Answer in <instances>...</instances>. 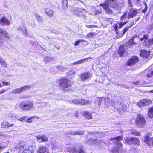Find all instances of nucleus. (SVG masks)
<instances>
[{"label": "nucleus", "mask_w": 153, "mask_h": 153, "mask_svg": "<svg viewBox=\"0 0 153 153\" xmlns=\"http://www.w3.org/2000/svg\"><path fill=\"white\" fill-rule=\"evenodd\" d=\"M119 3L117 0H105L104 3H101L100 6L102 7L106 14H110L113 13L110 8L118 9L119 7Z\"/></svg>", "instance_id": "1"}, {"label": "nucleus", "mask_w": 153, "mask_h": 153, "mask_svg": "<svg viewBox=\"0 0 153 153\" xmlns=\"http://www.w3.org/2000/svg\"><path fill=\"white\" fill-rule=\"evenodd\" d=\"M59 85L61 89L65 91L66 88H68L71 86L70 80L65 77L60 78L59 81Z\"/></svg>", "instance_id": "2"}, {"label": "nucleus", "mask_w": 153, "mask_h": 153, "mask_svg": "<svg viewBox=\"0 0 153 153\" xmlns=\"http://www.w3.org/2000/svg\"><path fill=\"white\" fill-rule=\"evenodd\" d=\"M116 140L118 142H117V145L116 148H114L112 150L113 153H119V148L121 147L122 146V144L119 142L120 141L122 140V137L121 136H119L114 138H111V140Z\"/></svg>", "instance_id": "3"}, {"label": "nucleus", "mask_w": 153, "mask_h": 153, "mask_svg": "<svg viewBox=\"0 0 153 153\" xmlns=\"http://www.w3.org/2000/svg\"><path fill=\"white\" fill-rule=\"evenodd\" d=\"M19 107L23 110H28L31 109L33 106L32 103L29 101H23L19 105Z\"/></svg>", "instance_id": "4"}, {"label": "nucleus", "mask_w": 153, "mask_h": 153, "mask_svg": "<svg viewBox=\"0 0 153 153\" xmlns=\"http://www.w3.org/2000/svg\"><path fill=\"white\" fill-rule=\"evenodd\" d=\"M135 120L136 124H146V123L145 117L140 114L137 115Z\"/></svg>", "instance_id": "5"}, {"label": "nucleus", "mask_w": 153, "mask_h": 153, "mask_svg": "<svg viewBox=\"0 0 153 153\" xmlns=\"http://www.w3.org/2000/svg\"><path fill=\"white\" fill-rule=\"evenodd\" d=\"M73 13L74 15L78 17H86L85 10L80 8L78 7L75 8L73 10Z\"/></svg>", "instance_id": "6"}, {"label": "nucleus", "mask_w": 153, "mask_h": 153, "mask_svg": "<svg viewBox=\"0 0 153 153\" xmlns=\"http://www.w3.org/2000/svg\"><path fill=\"white\" fill-rule=\"evenodd\" d=\"M139 61L138 57L137 56H133L128 59L126 63V65L128 66H133L137 63Z\"/></svg>", "instance_id": "7"}, {"label": "nucleus", "mask_w": 153, "mask_h": 153, "mask_svg": "<svg viewBox=\"0 0 153 153\" xmlns=\"http://www.w3.org/2000/svg\"><path fill=\"white\" fill-rule=\"evenodd\" d=\"M152 101L147 99H143L140 100L137 102V105L140 108H142L143 107L147 106L150 104H152Z\"/></svg>", "instance_id": "8"}, {"label": "nucleus", "mask_w": 153, "mask_h": 153, "mask_svg": "<svg viewBox=\"0 0 153 153\" xmlns=\"http://www.w3.org/2000/svg\"><path fill=\"white\" fill-rule=\"evenodd\" d=\"M28 146L27 144L24 142H21L18 143L15 147L16 151L20 152V150H24L25 149L27 148Z\"/></svg>", "instance_id": "9"}, {"label": "nucleus", "mask_w": 153, "mask_h": 153, "mask_svg": "<svg viewBox=\"0 0 153 153\" xmlns=\"http://www.w3.org/2000/svg\"><path fill=\"white\" fill-rule=\"evenodd\" d=\"M1 35L2 36H3L5 38H7L8 39H10L7 32L3 29L0 28V35ZM4 40V39H2L1 36H0V42L3 43Z\"/></svg>", "instance_id": "10"}, {"label": "nucleus", "mask_w": 153, "mask_h": 153, "mask_svg": "<svg viewBox=\"0 0 153 153\" xmlns=\"http://www.w3.org/2000/svg\"><path fill=\"white\" fill-rule=\"evenodd\" d=\"M0 24L3 26H8L10 24V22L5 16H3L0 19Z\"/></svg>", "instance_id": "11"}, {"label": "nucleus", "mask_w": 153, "mask_h": 153, "mask_svg": "<svg viewBox=\"0 0 153 153\" xmlns=\"http://www.w3.org/2000/svg\"><path fill=\"white\" fill-rule=\"evenodd\" d=\"M144 141L149 146L153 147V137L150 138L148 134H147L145 136Z\"/></svg>", "instance_id": "12"}, {"label": "nucleus", "mask_w": 153, "mask_h": 153, "mask_svg": "<svg viewBox=\"0 0 153 153\" xmlns=\"http://www.w3.org/2000/svg\"><path fill=\"white\" fill-rule=\"evenodd\" d=\"M138 12V10L136 9H131L128 14V18L129 19L133 18L136 16Z\"/></svg>", "instance_id": "13"}, {"label": "nucleus", "mask_w": 153, "mask_h": 153, "mask_svg": "<svg viewBox=\"0 0 153 153\" xmlns=\"http://www.w3.org/2000/svg\"><path fill=\"white\" fill-rule=\"evenodd\" d=\"M150 53L149 51L142 49L140 51V55L144 59H146L149 56Z\"/></svg>", "instance_id": "14"}, {"label": "nucleus", "mask_w": 153, "mask_h": 153, "mask_svg": "<svg viewBox=\"0 0 153 153\" xmlns=\"http://www.w3.org/2000/svg\"><path fill=\"white\" fill-rule=\"evenodd\" d=\"M75 103L82 105H87L89 104V102L88 100L81 99L76 100Z\"/></svg>", "instance_id": "15"}, {"label": "nucleus", "mask_w": 153, "mask_h": 153, "mask_svg": "<svg viewBox=\"0 0 153 153\" xmlns=\"http://www.w3.org/2000/svg\"><path fill=\"white\" fill-rule=\"evenodd\" d=\"M126 50L124 45H121L119 46L118 53L120 57H122L124 56Z\"/></svg>", "instance_id": "16"}, {"label": "nucleus", "mask_w": 153, "mask_h": 153, "mask_svg": "<svg viewBox=\"0 0 153 153\" xmlns=\"http://www.w3.org/2000/svg\"><path fill=\"white\" fill-rule=\"evenodd\" d=\"M37 153H49L48 149L46 147L41 145L38 149Z\"/></svg>", "instance_id": "17"}, {"label": "nucleus", "mask_w": 153, "mask_h": 153, "mask_svg": "<svg viewBox=\"0 0 153 153\" xmlns=\"http://www.w3.org/2000/svg\"><path fill=\"white\" fill-rule=\"evenodd\" d=\"M90 77V74L89 72H85L82 74L80 75V78L82 81H84Z\"/></svg>", "instance_id": "18"}, {"label": "nucleus", "mask_w": 153, "mask_h": 153, "mask_svg": "<svg viewBox=\"0 0 153 153\" xmlns=\"http://www.w3.org/2000/svg\"><path fill=\"white\" fill-rule=\"evenodd\" d=\"M36 138L38 141L39 143H41L43 142H46L48 140V137L44 135H38L36 136Z\"/></svg>", "instance_id": "19"}, {"label": "nucleus", "mask_w": 153, "mask_h": 153, "mask_svg": "<svg viewBox=\"0 0 153 153\" xmlns=\"http://www.w3.org/2000/svg\"><path fill=\"white\" fill-rule=\"evenodd\" d=\"M134 22H133L131 24V25L129 26L126 27H125L122 31V33H120H120L118 36L120 37H121L123 36L126 33L128 30V29L131 27L134 24Z\"/></svg>", "instance_id": "20"}, {"label": "nucleus", "mask_w": 153, "mask_h": 153, "mask_svg": "<svg viewBox=\"0 0 153 153\" xmlns=\"http://www.w3.org/2000/svg\"><path fill=\"white\" fill-rule=\"evenodd\" d=\"M84 131H71L70 132H66L65 133V134L66 135L67 134H71L72 135H82L84 133Z\"/></svg>", "instance_id": "21"}, {"label": "nucleus", "mask_w": 153, "mask_h": 153, "mask_svg": "<svg viewBox=\"0 0 153 153\" xmlns=\"http://www.w3.org/2000/svg\"><path fill=\"white\" fill-rule=\"evenodd\" d=\"M82 114L86 118L89 120L92 118V116L91 113L87 111H85L82 113Z\"/></svg>", "instance_id": "22"}, {"label": "nucleus", "mask_w": 153, "mask_h": 153, "mask_svg": "<svg viewBox=\"0 0 153 153\" xmlns=\"http://www.w3.org/2000/svg\"><path fill=\"white\" fill-rule=\"evenodd\" d=\"M33 149H32V147H30L27 148L25 149L22 152V153H33L34 151L36 150V147H33Z\"/></svg>", "instance_id": "23"}, {"label": "nucleus", "mask_w": 153, "mask_h": 153, "mask_svg": "<svg viewBox=\"0 0 153 153\" xmlns=\"http://www.w3.org/2000/svg\"><path fill=\"white\" fill-rule=\"evenodd\" d=\"M39 118L37 116H34L28 118L26 120V122L28 123H30L32 122H35L38 120Z\"/></svg>", "instance_id": "24"}, {"label": "nucleus", "mask_w": 153, "mask_h": 153, "mask_svg": "<svg viewBox=\"0 0 153 153\" xmlns=\"http://www.w3.org/2000/svg\"><path fill=\"white\" fill-rule=\"evenodd\" d=\"M147 114L150 118H153V105L150 107L148 109Z\"/></svg>", "instance_id": "25"}, {"label": "nucleus", "mask_w": 153, "mask_h": 153, "mask_svg": "<svg viewBox=\"0 0 153 153\" xmlns=\"http://www.w3.org/2000/svg\"><path fill=\"white\" fill-rule=\"evenodd\" d=\"M46 14L50 17H52L53 15V12L52 10L49 8H46L45 10Z\"/></svg>", "instance_id": "26"}, {"label": "nucleus", "mask_w": 153, "mask_h": 153, "mask_svg": "<svg viewBox=\"0 0 153 153\" xmlns=\"http://www.w3.org/2000/svg\"><path fill=\"white\" fill-rule=\"evenodd\" d=\"M136 37L135 36H132L131 39H130L128 42V46H131L136 44V43L134 42V38Z\"/></svg>", "instance_id": "27"}, {"label": "nucleus", "mask_w": 153, "mask_h": 153, "mask_svg": "<svg viewBox=\"0 0 153 153\" xmlns=\"http://www.w3.org/2000/svg\"><path fill=\"white\" fill-rule=\"evenodd\" d=\"M68 1L67 0H63L62 2V9L66 10L68 8Z\"/></svg>", "instance_id": "28"}, {"label": "nucleus", "mask_w": 153, "mask_h": 153, "mask_svg": "<svg viewBox=\"0 0 153 153\" xmlns=\"http://www.w3.org/2000/svg\"><path fill=\"white\" fill-rule=\"evenodd\" d=\"M92 59V57H88L87 58H83L79 61H78V63L79 64H80L82 63L85 62L86 61H87Z\"/></svg>", "instance_id": "29"}, {"label": "nucleus", "mask_w": 153, "mask_h": 153, "mask_svg": "<svg viewBox=\"0 0 153 153\" xmlns=\"http://www.w3.org/2000/svg\"><path fill=\"white\" fill-rule=\"evenodd\" d=\"M0 64L1 65L3 66L4 67H7V64L4 59H3L0 56Z\"/></svg>", "instance_id": "30"}, {"label": "nucleus", "mask_w": 153, "mask_h": 153, "mask_svg": "<svg viewBox=\"0 0 153 153\" xmlns=\"http://www.w3.org/2000/svg\"><path fill=\"white\" fill-rule=\"evenodd\" d=\"M96 34V33L94 32H90L87 34L86 36L90 39L95 36Z\"/></svg>", "instance_id": "31"}, {"label": "nucleus", "mask_w": 153, "mask_h": 153, "mask_svg": "<svg viewBox=\"0 0 153 153\" xmlns=\"http://www.w3.org/2000/svg\"><path fill=\"white\" fill-rule=\"evenodd\" d=\"M23 91L27 90H30L31 88L30 85H25L21 87Z\"/></svg>", "instance_id": "32"}, {"label": "nucleus", "mask_w": 153, "mask_h": 153, "mask_svg": "<svg viewBox=\"0 0 153 153\" xmlns=\"http://www.w3.org/2000/svg\"><path fill=\"white\" fill-rule=\"evenodd\" d=\"M113 27L114 28V29L115 30V31H116V33L117 35L118 36L119 35L120 33V32L119 31L118 27V26L117 25V24H114L113 26Z\"/></svg>", "instance_id": "33"}, {"label": "nucleus", "mask_w": 153, "mask_h": 153, "mask_svg": "<svg viewBox=\"0 0 153 153\" xmlns=\"http://www.w3.org/2000/svg\"><path fill=\"white\" fill-rule=\"evenodd\" d=\"M133 144H135L136 145H139L140 143V140L138 138L133 137Z\"/></svg>", "instance_id": "34"}, {"label": "nucleus", "mask_w": 153, "mask_h": 153, "mask_svg": "<svg viewBox=\"0 0 153 153\" xmlns=\"http://www.w3.org/2000/svg\"><path fill=\"white\" fill-rule=\"evenodd\" d=\"M126 143L129 144H133V138H128L126 139Z\"/></svg>", "instance_id": "35"}, {"label": "nucleus", "mask_w": 153, "mask_h": 153, "mask_svg": "<svg viewBox=\"0 0 153 153\" xmlns=\"http://www.w3.org/2000/svg\"><path fill=\"white\" fill-rule=\"evenodd\" d=\"M1 128L7 130L9 127H12L13 125H1Z\"/></svg>", "instance_id": "36"}, {"label": "nucleus", "mask_w": 153, "mask_h": 153, "mask_svg": "<svg viewBox=\"0 0 153 153\" xmlns=\"http://www.w3.org/2000/svg\"><path fill=\"white\" fill-rule=\"evenodd\" d=\"M35 16L36 18L39 21L42 22L43 21V18L42 17L40 16L39 15L37 14H35Z\"/></svg>", "instance_id": "37"}, {"label": "nucleus", "mask_w": 153, "mask_h": 153, "mask_svg": "<svg viewBox=\"0 0 153 153\" xmlns=\"http://www.w3.org/2000/svg\"><path fill=\"white\" fill-rule=\"evenodd\" d=\"M12 93L14 94H19L20 93L19 88H16L12 91Z\"/></svg>", "instance_id": "38"}, {"label": "nucleus", "mask_w": 153, "mask_h": 153, "mask_svg": "<svg viewBox=\"0 0 153 153\" xmlns=\"http://www.w3.org/2000/svg\"><path fill=\"white\" fill-rule=\"evenodd\" d=\"M28 116H25L23 117H20L19 119H18V120L20 121H23L27 120L26 119L27 118Z\"/></svg>", "instance_id": "39"}, {"label": "nucleus", "mask_w": 153, "mask_h": 153, "mask_svg": "<svg viewBox=\"0 0 153 153\" xmlns=\"http://www.w3.org/2000/svg\"><path fill=\"white\" fill-rule=\"evenodd\" d=\"M128 22V21H127L124 22H121V23H118L119 24V28H122V27L123 26L126 24Z\"/></svg>", "instance_id": "40"}, {"label": "nucleus", "mask_w": 153, "mask_h": 153, "mask_svg": "<svg viewBox=\"0 0 153 153\" xmlns=\"http://www.w3.org/2000/svg\"><path fill=\"white\" fill-rule=\"evenodd\" d=\"M78 152L79 153H84V148L82 147L81 146L79 149Z\"/></svg>", "instance_id": "41"}, {"label": "nucleus", "mask_w": 153, "mask_h": 153, "mask_svg": "<svg viewBox=\"0 0 153 153\" xmlns=\"http://www.w3.org/2000/svg\"><path fill=\"white\" fill-rule=\"evenodd\" d=\"M102 12V10L100 8V9H98L95 11V13L96 14H99Z\"/></svg>", "instance_id": "42"}, {"label": "nucleus", "mask_w": 153, "mask_h": 153, "mask_svg": "<svg viewBox=\"0 0 153 153\" xmlns=\"http://www.w3.org/2000/svg\"><path fill=\"white\" fill-rule=\"evenodd\" d=\"M83 40L81 39V40H78L76 41L74 43V45L75 46H77L80 42H83Z\"/></svg>", "instance_id": "43"}, {"label": "nucleus", "mask_w": 153, "mask_h": 153, "mask_svg": "<svg viewBox=\"0 0 153 153\" xmlns=\"http://www.w3.org/2000/svg\"><path fill=\"white\" fill-rule=\"evenodd\" d=\"M2 83L3 84L4 86H8L10 85V83L9 82H5L4 81H2Z\"/></svg>", "instance_id": "44"}, {"label": "nucleus", "mask_w": 153, "mask_h": 153, "mask_svg": "<svg viewBox=\"0 0 153 153\" xmlns=\"http://www.w3.org/2000/svg\"><path fill=\"white\" fill-rule=\"evenodd\" d=\"M103 98L102 97H100L98 98V103L99 106H100L101 105V104L102 101V98Z\"/></svg>", "instance_id": "45"}, {"label": "nucleus", "mask_w": 153, "mask_h": 153, "mask_svg": "<svg viewBox=\"0 0 153 153\" xmlns=\"http://www.w3.org/2000/svg\"><path fill=\"white\" fill-rule=\"evenodd\" d=\"M145 4V8L142 10V12L143 13H146L147 8V6L146 4Z\"/></svg>", "instance_id": "46"}, {"label": "nucleus", "mask_w": 153, "mask_h": 153, "mask_svg": "<svg viewBox=\"0 0 153 153\" xmlns=\"http://www.w3.org/2000/svg\"><path fill=\"white\" fill-rule=\"evenodd\" d=\"M79 113L78 111H76L74 113V117L76 118H78L79 117Z\"/></svg>", "instance_id": "47"}, {"label": "nucleus", "mask_w": 153, "mask_h": 153, "mask_svg": "<svg viewBox=\"0 0 153 153\" xmlns=\"http://www.w3.org/2000/svg\"><path fill=\"white\" fill-rule=\"evenodd\" d=\"M127 13L126 12L124 14H123L121 18V21H122L124 19V18L125 16L127 15Z\"/></svg>", "instance_id": "48"}, {"label": "nucleus", "mask_w": 153, "mask_h": 153, "mask_svg": "<svg viewBox=\"0 0 153 153\" xmlns=\"http://www.w3.org/2000/svg\"><path fill=\"white\" fill-rule=\"evenodd\" d=\"M148 42L150 45L153 44V38L149 39L148 40Z\"/></svg>", "instance_id": "49"}, {"label": "nucleus", "mask_w": 153, "mask_h": 153, "mask_svg": "<svg viewBox=\"0 0 153 153\" xmlns=\"http://www.w3.org/2000/svg\"><path fill=\"white\" fill-rule=\"evenodd\" d=\"M152 76V73L151 72L150 73L147 74L146 75V77L147 78H149L151 77Z\"/></svg>", "instance_id": "50"}, {"label": "nucleus", "mask_w": 153, "mask_h": 153, "mask_svg": "<svg viewBox=\"0 0 153 153\" xmlns=\"http://www.w3.org/2000/svg\"><path fill=\"white\" fill-rule=\"evenodd\" d=\"M96 27V26L93 25H88L86 26V27L88 28H94Z\"/></svg>", "instance_id": "51"}, {"label": "nucleus", "mask_w": 153, "mask_h": 153, "mask_svg": "<svg viewBox=\"0 0 153 153\" xmlns=\"http://www.w3.org/2000/svg\"><path fill=\"white\" fill-rule=\"evenodd\" d=\"M132 134L138 136H139L140 135V134L139 132H134L132 133Z\"/></svg>", "instance_id": "52"}, {"label": "nucleus", "mask_w": 153, "mask_h": 153, "mask_svg": "<svg viewBox=\"0 0 153 153\" xmlns=\"http://www.w3.org/2000/svg\"><path fill=\"white\" fill-rule=\"evenodd\" d=\"M143 37L144 39H147L148 38V35L147 34H145L144 35Z\"/></svg>", "instance_id": "53"}, {"label": "nucleus", "mask_w": 153, "mask_h": 153, "mask_svg": "<svg viewBox=\"0 0 153 153\" xmlns=\"http://www.w3.org/2000/svg\"><path fill=\"white\" fill-rule=\"evenodd\" d=\"M139 82H140L139 81H135V82H133V84L134 85H138L139 84Z\"/></svg>", "instance_id": "54"}, {"label": "nucleus", "mask_w": 153, "mask_h": 153, "mask_svg": "<svg viewBox=\"0 0 153 153\" xmlns=\"http://www.w3.org/2000/svg\"><path fill=\"white\" fill-rule=\"evenodd\" d=\"M6 90L4 89H2L0 90V94L5 92Z\"/></svg>", "instance_id": "55"}, {"label": "nucleus", "mask_w": 153, "mask_h": 153, "mask_svg": "<svg viewBox=\"0 0 153 153\" xmlns=\"http://www.w3.org/2000/svg\"><path fill=\"white\" fill-rule=\"evenodd\" d=\"M76 64H79L78 63V61H77V62H74L73 63H71L70 64V65L71 66H73L74 65Z\"/></svg>", "instance_id": "56"}, {"label": "nucleus", "mask_w": 153, "mask_h": 153, "mask_svg": "<svg viewBox=\"0 0 153 153\" xmlns=\"http://www.w3.org/2000/svg\"><path fill=\"white\" fill-rule=\"evenodd\" d=\"M4 148L5 147L4 146H1L0 145V150H3Z\"/></svg>", "instance_id": "57"}, {"label": "nucleus", "mask_w": 153, "mask_h": 153, "mask_svg": "<svg viewBox=\"0 0 153 153\" xmlns=\"http://www.w3.org/2000/svg\"><path fill=\"white\" fill-rule=\"evenodd\" d=\"M19 92H20V93H22L23 92L22 91V89H21V87L19 88Z\"/></svg>", "instance_id": "58"}, {"label": "nucleus", "mask_w": 153, "mask_h": 153, "mask_svg": "<svg viewBox=\"0 0 153 153\" xmlns=\"http://www.w3.org/2000/svg\"><path fill=\"white\" fill-rule=\"evenodd\" d=\"M144 39V38L143 37L141 38L140 39V41H143Z\"/></svg>", "instance_id": "59"}, {"label": "nucleus", "mask_w": 153, "mask_h": 153, "mask_svg": "<svg viewBox=\"0 0 153 153\" xmlns=\"http://www.w3.org/2000/svg\"><path fill=\"white\" fill-rule=\"evenodd\" d=\"M137 2H140L141 0H136Z\"/></svg>", "instance_id": "60"}, {"label": "nucleus", "mask_w": 153, "mask_h": 153, "mask_svg": "<svg viewBox=\"0 0 153 153\" xmlns=\"http://www.w3.org/2000/svg\"><path fill=\"white\" fill-rule=\"evenodd\" d=\"M3 86L2 85H1V84L0 83V88L2 87Z\"/></svg>", "instance_id": "61"}, {"label": "nucleus", "mask_w": 153, "mask_h": 153, "mask_svg": "<svg viewBox=\"0 0 153 153\" xmlns=\"http://www.w3.org/2000/svg\"><path fill=\"white\" fill-rule=\"evenodd\" d=\"M151 73H152V76H153V70L151 72Z\"/></svg>", "instance_id": "62"}, {"label": "nucleus", "mask_w": 153, "mask_h": 153, "mask_svg": "<svg viewBox=\"0 0 153 153\" xmlns=\"http://www.w3.org/2000/svg\"><path fill=\"white\" fill-rule=\"evenodd\" d=\"M25 31H26V32H27V30L26 29H25Z\"/></svg>", "instance_id": "63"}, {"label": "nucleus", "mask_w": 153, "mask_h": 153, "mask_svg": "<svg viewBox=\"0 0 153 153\" xmlns=\"http://www.w3.org/2000/svg\"><path fill=\"white\" fill-rule=\"evenodd\" d=\"M147 1V0H146Z\"/></svg>", "instance_id": "64"}]
</instances>
